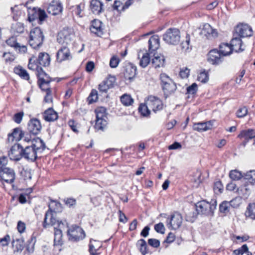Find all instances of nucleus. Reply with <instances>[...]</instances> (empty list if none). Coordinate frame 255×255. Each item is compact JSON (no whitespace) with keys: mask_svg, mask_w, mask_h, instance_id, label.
Wrapping results in <instances>:
<instances>
[{"mask_svg":"<svg viewBox=\"0 0 255 255\" xmlns=\"http://www.w3.org/2000/svg\"><path fill=\"white\" fill-rule=\"evenodd\" d=\"M22 142V157L30 161H34L37 157V153L41 152L45 148L41 139L32 138L29 133H26Z\"/></svg>","mask_w":255,"mask_h":255,"instance_id":"nucleus-1","label":"nucleus"},{"mask_svg":"<svg viewBox=\"0 0 255 255\" xmlns=\"http://www.w3.org/2000/svg\"><path fill=\"white\" fill-rule=\"evenodd\" d=\"M217 206V202L212 200L210 202L205 200L198 202L196 205V210L198 214L206 215H212Z\"/></svg>","mask_w":255,"mask_h":255,"instance_id":"nucleus-2","label":"nucleus"},{"mask_svg":"<svg viewBox=\"0 0 255 255\" xmlns=\"http://www.w3.org/2000/svg\"><path fill=\"white\" fill-rule=\"evenodd\" d=\"M44 36L41 30L38 27L32 29L29 34V44L33 48L40 46L43 41Z\"/></svg>","mask_w":255,"mask_h":255,"instance_id":"nucleus-3","label":"nucleus"},{"mask_svg":"<svg viewBox=\"0 0 255 255\" xmlns=\"http://www.w3.org/2000/svg\"><path fill=\"white\" fill-rule=\"evenodd\" d=\"M163 40L171 45L177 44L180 39V32L176 28H170L163 35Z\"/></svg>","mask_w":255,"mask_h":255,"instance_id":"nucleus-4","label":"nucleus"},{"mask_svg":"<svg viewBox=\"0 0 255 255\" xmlns=\"http://www.w3.org/2000/svg\"><path fill=\"white\" fill-rule=\"evenodd\" d=\"M162 89L165 94L170 95L174 93L176 89V85L165 73H161L160 76Z\"/></svg>","mask_w":255,"mask_h":255,"instance_id":"nucleus-5","label":"nucleus"},{"mask_svg":"<svg viewBox=\"0 0 255 255\" xmlns=\"http://www.w3.org/2000/svg\"><path fill=\"white\" fill-rule=\"evenodd\" d=\"M69 239L72 241H78L83 239L85 234L82 228L76 225L72 226L68 230Z\"/></svg>","mask_w":255,"mask_h":255,"instance_id":"nucleus-6","label":"nucleus"},{"mask_svg":"<svg viewBox=\"0 0 255 255\" xmlns=\"http://www.w3.org/2000/svg\"><path fill=\"white\" fill-rule=\"evenodd\" d=\"M182 220L181 215L178 213H175L167 220V226L170 230H176L181 226Z\"/></svg>","mask_w":255,"mask_h":255,"instance_id":"nucleus-7","label":"nucleus"},{"mask_svg":"<svg viewBox=\"0 0 255 255\" xmlns=\"http://www.w3.org/2000/svg\"><path fill=\"white\" fill-rule=\"evenodd\" d=\"M74 37L73 30L69 29H64L59 32L57 41L61 44L66 45L70 43Z\"/></svg>","mask_w":255,"mask_h":255,"instance_id":"nucleus-8","label":"nucleus"},{"mask_svg":"<svg viewBox=\"0 0 255 255\" xmlns=\"http://www.w3.org/2000/svg\"><path fill=\"white\" fill-rule=\"evenodd\" d=\"M37 75L38 77V84L41 89H47L51 81L50 77L41 69H38Z\"/></svg>","mask_w":255,"mask_h":255,"instance_id":"nucleus-9","label":"nucleus"},{"mask_svg":"<svg viewBox=\"0 0 255 255\" xmlns=\"http://www.w3.org/2000/svg\"><path fill=\"white\" fill-rule=\"evenodd\" d=\"M235 30L240 37H250L253 35L252 28L247 24H238L235 27Z\"/></svg>","mask_w":255,"mask_h":255,"instance_id":"nucleus-10","label":"nucleus"},{"mask_svg":"<svg viewBox=\"0 0 255 255\" xmlns=\"http://www.w3.org/2000/svg\"><path fill=\"white\" fill-rule=\"evenodd\" d=\"M58 226V227L64 226V224L61 221L57 220L54 217L53 213L50 211H47L44 219L43 227H47L48 226Z\"/></svg>","mask_w":255,"mask_h":255,"instance_id":"nucleus-11","label":"nucleus"},{"mask_svg":"<svg viewBox=\"0 0 255 255\" xmlns=\"http://www.w3.org/2000/svg\"><path fill=\"white\" fill-rule=\"evenodd\" d=\"M8 156L12 160H19L22 157V145L15 144L8 152Z\"/></svg>","mask_w":255,"mask_h":255,"instance_id":"nucleus-12","label":"nucleus"},{"mask_svg":"<svg viewBox=\"0 0 255 255\" xmlns=\"http://www.w3.org/2000/svg\"><path fill=\"white\" fill-rule=\"evenodd\" d=\"M146 102L150 109L152 110L154 113L162 109L163 104L162 101L159 99L154 96H149Z\"/></svg>","mask_w":255,"mask_h":255,"instance_id":"nucleus-13","label":"nucleus"},{"mask_svg":"<svg viewBox=\"0 0 255 255\" xmlns=\"http://www.w3.org/2000/svg\"><path fill=\"white\" fill-rule=\"evenodd\" d=\"M63 10L62 3L59 0H53L47 7V12L52 15L60 14Z\"/></svg>","mask_w":255,"mask_h":255,"instance_id":"nucleus-14","label":"nucleus"},{"mask_svg":"<svg viewBox=\"0 0 255 255\" xmlns=\"http://www.w3.org/2000/svg\"><path fill=\"white\" fill-rule=\"evenodd\" d=\"M0 180L7 183H12L14 182L15 174L13 169L7 167L0 172Z\"/></svg>","mask_w":255,"mask_h":255,"instance_id":"nucleus-15","label":"nucleus"},{"mask_svg":"<svg viewBox=\"0 0 255 255\" xmlns=\"http://www.w3.org/2000/svg\"><path fill=\"white\" fill-rule=\"evenodd\" d=\"M42 126L39 120L37 119H31L27 126V129L33 135L38 134L41 131Z\"/></svg>","mask_w":255,"mask_h":255,"instance_id":"nucleus-16","label":"nucleus"},{"mask_svg":"<svg viewBox=\"0 0 255 255\" xmlns=\"http://www.w3.org/2000/svg\"><path fill=\"white\" fill-rule=\"evenodd\" d=\"M56 56L57 60L59 62H61L67 60H70L72 58L69 48L65 46L61 47L58 51Z\"/></svg>","mask_w":255,"mask_h":255,"instance_id":"nucleus-17","label":"nucleus"},{"mask_svg":"<svg viewBox=\"0 0 255 255\" xmlns=\"http://www.w3.org/2000/svg\"><path fill=\"white\" fill-rule=\"evenodd\" d=\"M222 56L217 49H213L208 54V60L212 64H218L222 62Z\"/></svg>","mask_w":255,"mask_h":255,"instance_id":"nucleus-18","label":"nucleus"},{"mask_svg":"<svg viewBox=\"0 0 255 255\" xmlns=\"http://www.w3.org/2000/svg\"><path fill=\"white\" fill-rule=\"evenodd\" d=\"M102 246V243L97 240L91 239L89 245V252L90 255H100V249Z\"/></svg>","mask_w":255,"mask_h":255,"instance_id":"nucleus-19","label":"nucleus"},{"mask_svg":"<svg viewBox=\"0 0 255 255\" xmlns=\"http://www.w3.org/2000/svg\"><path fill=\"white\" fill-rule=\"evenodd\" d=\"M138 58L140 59L139 65L143 68L146 67L150 61L149 54L144 50H140L138 51Z\"/></svg>","mask_w":255,"mask_h":255,"instance_id":"nucleus-20","label":"nucleus"},{"mask_svg":"<svg viewBox=\"0 0 255 255\" xmlns=\"http://www.w3.org/2000/svg\"><path fill=\"white\" fill-rule=\"evenodd\" d=\"M46 17L47 15L45 11L39 9L35 11L34 14L28 16V20L30 22L37 20L40 24H41Z\"/></svg>","mask_w":255,"mask_h":255,"instance_id":"nucleus-21","label":"nucleus"},{"mask_svg":"<svg viewBox=\"0 0 255 255\" xmlns=\"http://www.w3.org/2000/svg\"><path fill=\"white\" fill-rule=\"evenodd\" d=\"M136 74V67L131 63H128L125 66L124 76L126 79H132Z\"/></svg>","mask_w":255,"mask_h":255,"instance_id":"nucleus-22","label":"nucleus"},{"mask_svg":"<svg viewBox=\"0 0 255 255\" xmlns=\"http://www.w3.org/2000/svg\"><path fill=\"white\" fill-rule=\"evenodd\" d=\"M200 33L207 37H210L211 36L214 37L217 35V33L216 30L208 23L205 24L203 25Z\"/></svg>","mask_w":255,"mask_h":255,"instance_id":"nucleus-23","label":"nucleus"},{"mask_svg":"<svg viewBox=\"0 0 255 255\" xmlns=\"http://www.w3.org/2000/svg\"><path fill=\"white\" fill-rule=\"evenodd\" d=\"M159 37L157 35L151 36L148 40L149 51L151 52L157 50L160 46Z\"/></svg>","mask_w":255,"mask_h":255,"instance_id":"nucleus-24","label":"nucleus"},{"mask_svg":"<svg viewBox=\"0 0 255 255\" xmlns=\"http://www.w3.org/2000/svg\"><path fill=\"white\" fill-rule=\"evenodd\" d=\"M103 3L99 0H92L91 1V10L95 14H99L103 11Z\"/></svg>","mask_w":255,"mask_h":255,"instance_id":"nucleus-25","label":"nucleus"},{"mask_svg":"<svg viewBox=\"0 0 255 255\" xmlns=\"http://www.w3.org/2000/svg\"><path fill=\"white\" fill-rule=\"evenodd\" d=\"M230 45L232 46V51L239 52L244 50V48H242V41L240 37H234L231 41Z\"/></svg>","mask_w":255,"mask_h":255,"instance_id":"nucleus-26","label":"nucleus"},{"mask_svg":"<svg viewBox=\"0 0 255 255\" xmlns=\"http://www.w3.org/2000/svg\"><path fill=\"white\" fill-rule=\"evenodd\" d=\"M43 117L47 122H53L57 119L58 115L53 109L49 108L44 112Z\"/></svg>","mask_w":255,"mask_h":255,"instance_id":"nucleus-27","label":"nucleus"},{"mask_svg":"<svg viewBox=\"0 0 255 255\" xmlns=\"http://www.w3.org/2000/svg\"><path fill=\"white\" fill-rule=\"evenodd\" d=\"M165 58L161 54L154 55L152 59V64L155 68L163 67L165 64Z\"/></svg>","mask_w":255,"mask_h":255,"instance_id":"nucleus-28","label":"nucleus"},{"mask_svg":"<svg viewBox=\"0 0 255 255\" xmlns=\"http://www.w3.org/2000/svg\"><path fill=\"white\" fill-rule=\"evenodd\" d=\"M238 137L244 138L246 142H247L250 139L255 137V130L249 129L248 130H242L238 135Z\"/></svg>","mask_w":255,"mask_h":255,"instance_id":"nucleus-29","label":"nucleus"},{"mask_svg":"<svg viewBox=\"0 0 255 255\" xmlns=\"http://www.w3.org/2000/svg\"><path fill=\"white\" fill-rule=\"evenodd\" d=\"M212 124L211 121L205 123H199L194 125L193 128L198 131H206L212 128Z\"/></svg>","mask_w":255,"mask_h":255,"instance_id":"nucleus-30","label":"nucleus"},{"mask_svg":"<svg viewBox=\"0 0 255 255\" xmlns=\"http://www.w3.org/2000/svg\"><path fill=\"white\" fill-rule=\"evenodd\" d=\"M37 62L40 66H43L44 67L47 66L50 64V56L46 53H40L37 59Z\"/></svg>","mask_w":255,"mask_h":255,"instance_id":"nucleus-31","label":"nucleus"},{"mask_svg":"<svg viewBox=\"0 0 255 255\" xmlns=\"http://www.w3.org/2000/svg\"><path fill=\"white\" fill-rule=\"evenodd\" d=\"M64 227L61 226L58 227V226L54 227V245H59L61 244V240L62 237V229Z\"/></svg>","mask_w":255,"mask_h":255,"instance_id":"nucleus-32","label":"nucleus"},{"mask_svg":"<svg viewBox=\"0 0 255 255\" xmlns=\"http://www.w3.org/2000/svg\"><path fill=\"white\" fill-rule=\"evenodd\" d=\"M62 207L61 204L56 200H51L49 204V210L48 211L53 212H60L62 211Z\"/></svg>","mask_w":255,"mask_h":255,"instance_id":"nucleus-33","label":"nucleus"},{"mask_svg":"<svg viewBox=\"0 0 255 255\" xmlns=\"http://www.w3.org/2000/svg\"><path fill=\"white\" fill-rule=\"evenodd\" d=\"M219 52L223 56L230 55L233 52L232 46L228 43H222L219 46Z\"/></svg>","mask_w":255,"mask_h":255,"instance_id":"nucleus-34","label":"nucleus"},{"mask_svg":"<svg viewBox=\"0 0 255 255\" xmlns=\"http://www.w3.org/2000/svg\"><path fill=\"white\" fill-rule=\"evenodd\" d=\"M102 22L98 19H94L92 21L90 30L95 34L101 32Z\"/></svg>","mask_w":255,"mask_h":255,"instance_id":"nucleus-35","label":"nucleus"},{"mask_svg":"<svg viewBox=\"0 0 255 255\" xmlns=\"http://www.w3.org/2000/svg\"><path fill=\"white\" fill-rule=\"evenodd\" d=\"M14 252H21L24 248V242L22 239H17L13 240L12 243Z\"/></svg>","mask_w":255,"mask_h":255,"instance_id":"nucleus-36","label":"nucleus"},{"mask_svg":"<svg viewBox=\"0 0 255 255\" xmlns=\"http://www.w3.org/2000/svg\"><path fill=\"white\" fill-rule=\"evenodd\" d=\"M85 8V4L83 3H80L79 4L76 5L75 6H72L71 7V9L73 13V14H75L77 16L81 17H82V15L81 14L82 11L84 10Z\"/></svg>","mask_w":255,"mask_h":255,"instance_id":"nucleus-37","label":"nucleus"},{"mask_svg":"<svg viewBox=\"0 0 255 255\" xmlns=\"http://www.w3.org/2000/svg\"><path fill=\"white\" fill-rule=\"evenodd\" d=\"M15 74L18 75L21 78L24 80H28L29 76L27 71L21 67H17L14 69Z\"/></svg>","mask_w":255,"mask_h":255,"instance_id":"nucleus-38","label":"nucleus"},{"mask_svg":"<svg viewBox=\"0 0 255 255\" xmlns=\"http://www.w3.org/2000/svg\"><path fill=\"white\" fill-rule=\"evenodd\" d=\"M11 30L14 34L22 33L24 31V26L20 22H16L11 25Z\"/></svg>","mask_w":255,"mask_h":255,"instance_id":"nucleus-39","label":"nucleus"},{"mask_svg":"<svg viewBox=\"0 0 255 255\" xmlns=\"http://www.w3.org/2000/svg\"><path fill=\"white\" fill-rule=\"evenodd\" d=\"M247 217L255 220V203L250 204L245 213Z\"/></svg>","mask_w":255,"mask_h":255,"instance_id":"nucleus-40","label":"nucleus"},{"mask_svg":"<svg viewBox=\"0 0 255 255\" xmlns=\"http://www.w3.org/2000/svg\"><path fill=\"white\" fill-rule=\"evenodd\" d=\"M150 110L146 101L145 104H141L138 108L139 112L144 117H147L149 115L150 113Z\"/></svg>","mask_w":255,"mask_h":255,"instance_id":"nucleus-41","label":"nucleus"},{"mask_svg":"<svg viewBox=\"0 0 255 255\" xmlns=\"http://www.w3.org/2000/svg\"><path fill=\"white\" fill-rule=\"evenodd\" d=\"M137 246L143 255H145L147 253V245L144 240L140 239L138 240L137 243Z\"/></svg>","mask_w":255,"mask_h":255,"instance_id":"nucleus-42","label":"nucleus"},{"mask_svg":"<svg viewBox=\"0 0 255 255\" xmlns=\"http://www.w3.org/2000/svg\"><path fill=\"white\" fill-rule=\"evenodd\" d=\"M246 180H248L252 184L255 185V170H252L247 172L244 175Z\"/></svg>","mask_w":255,"mask_h":255,"instance_id":"nucleus-43","label":"nucleus"},{"mask_svg":"<svg viewBox=\"0 0 255 255\" xmlns=\"http://www.w3.org/2000/svg\"><path fill=\"white\" fill-rule=\"evenodd\" d=\"M106 112V109L103 107L96 109L95 110L96 120L107 119Z\"/></svg>","mask_w":255,"mask_h":255,"instance_id":"nucleus-44","label":"nucleus"},{"mask_svg":"<svg viewBox=\"0 0 255 255\" xmlns=\"http://www.w3.org/2000/svg\"><path fill=\"white\" fill-rule=\"evenodd\" d=\"M121 101L124 105L128 106L133 103V100L130 95L124 94L121 97Z\"/></svg>","mask_w":255,"mask_h":255,"instance_id":"nucleus-45","label":"nucleus"},{"mask_svg":"<svg viewBox=\"0 0 255 255\" xmlns=\"http://www.w3.org/2000/svg\"><path fill=\"white\" fill-rule=\"evenodd\" d=\"M12 133L14 136L15 141H19L21 139L23 140L24 136L26 134H24L22 131L19 128H14Z\"/></svg>","mask_w":255,"mask_h":255,"instance_id":"nucleus-46","label":"nucleus"},{"mask_svg":"<svg viewBox=\"0 0 255 255\" xmlns=\"http://www.w3.org/2000/svg\"><path fill=\"white\" fill-rule=\"evenodd\" d=\"M107 124L106 119L96 120L95 128L97 130H102L105 128Z\"/></svg>","mask_w":255,"mask_h":255,"instance_id":"nucleus-47","label":"nucleus"},{"mask_svg":"<svg viewBox=\"0 0 255 255\" xmlns=\"http://www.w3.org/2000/svg\"><path fill=\"white\" fill-rule=\"evenodd\" d=\"M229 176L231 179L233 180H240L244 176L242 175L241 172L237 170H233L230 171Z\"/></svg>","mask_w":255,"mask_h":255,"instance_id":"nucleus-48","label":"nucleus"},{"mask_svg":"<svg viewBox=\"0 0 255 255\" xmlns=\"http://www.w3.org/2000/svg\"><path fill=\"white\" fill-rule=\"evenodd\" d=\"M190 38L189 34H187L185 41L182 42L180 44L181 49L184 51H186L190 48Z\"/></svg>","mask_w":255,"mask_h":255,"instance_id":"nucleus-49","label":"nucleus"},{"mask_svg":"<svg viewBox=\"0 0 255 255\" xmlns=\"http://www.w3.org/2000/svg\"><path fill=\"white\" fill-rule=\"evenodd\" d=\"M231 203L227 201L223 202L219 207L220 211L221 213L226 214L229 211Z\"/></svg>","mask_w":255,"mask_h":255,"instance_id":"nucleus-50","label":"nucleus"},{"mask_svg":"<svg viewBox=\"0 0 255 255\" xmlns=\"http://www.w3.org/2000/svg\"><path fill=\"white\" fill-rule=\"evenodd\" d=\"M198 80L203 83H205L209 80V75L208 72L204 71L199 73L198 76Z\"/></svg>","mask_w":255,"mask_h":255,"instance_id":"nucleus-51","label":"nucleus"},{"mask_svg":"<svg viewBox=\"0 0 255 255\" xmlns=\"http://www.w3.org/2000/svg\"><path fill=\"white\" fill-rule=\"evenodd\" d=\"M28 67L29 69L36 70L37 73H38V69H41L42 68L39 67L38 62L35 63V60L33 59V58H31L29 60V63L28 64Z\"/></svg>","mask_w":255,"mask_h":255,"instance_id":"nucleus-52","label":"nucleus"},{"mask_svg":"<svg viewBox=\"0 0 255 255\" xmlns=\"http://www.w3.org/2000/svg\"><path fill=\"white\" fill-rule=\"evenodd\" d=\"M109 89L114 87L116 82V78L114 76H109L107 79L103 81Z\"/></svg>","mask_w":255,"mask_h":255,"instance_id":"nucleus-53","label":"nucleus"},{"mask_svg":"<svg viewBox=\"0 0 255 255\" xmlns=\"http://www.w3.org/2000/svg\"><path fill=\"white\" fill-rule=\"evenodd\" d=\"M201 173L199 171H196L194 173V175L191 179L192 181L194 183V186L197 187L201 182Z\"/></svg>","mask_w":255,"mask_h":255,"instance_id":"nucleus-54","label":"nucleus"},{"mask_svg":"<svg viewBox=\"0 0 255 255\" xmlns=\"http://www.w3.org/2000/svg\"><path fill=\"white\" fill-rule=\"evenodd\" d=\"M43 91H46V96L44 98V101L46 103H51L52 101V96L51 94V90L50 87H48L47 89H41Z\"/></svg>","mask_w":255,"mask_h":255,"instance_id":"nucleus-55","label":"nucleus"},{"mask_svg":"<svg viewBox=\"0 0 255 255\" xmlns=\"http://www.w3.org/2000/svg\"><path fill=\"white\" fill-rule=\"evenodd\" d=\"M6 43L10 47H13L15 49H16V46H18V43L16 41V39L15 37L12 36L8 38L6 41Z\"/></svg>","mask_w":255,"mask_h":255,"instance_id":"nucleus-56","label":"nucleus"},{"mask_svg":"<svg viewBox=\"0 0 255 255\" xmlns=\"http://www.w3.org/2000/svg\"><path fill=\"white\" fill-rule=\"evenodd\" d=\"M90 103L96 102L98 100V92L96 90H92L88 97Z\"/></svg>","mask_w":255,"mask_h":255,"instance_id":"nucleus-57","label":"nucleus"},{"mask_svg":"<svg viewBox=\"0 0 255 255\" xmlns=\"http://www.w3.org/2000/svg\"><path fill=\"white\" fill-rule=\"evenodd\" d=\"M248 114V110L246 107L240 108L237 112V116L239 118L245 117Z\"/></svg>","mask_w":255,"mask_h":255,"instance_id":"nucleus-58","label":"nucleus"},{"mask_svg":"<svg viewBox=\"0 0 255 255\" xmlns=\"http://www.w3.org/2000/svg\"><path fill=\"white\" fill-rule=\"evenodd\" d=\"M8 160L6 157H0V172L3 170L4 169L7 168L6 166Z\"/></svg>","mask_w":255,"mask_h":255,"instance_id":"nucleus-59","label":"nucleus"},{"mask_svg":"<svg viewBox=\"0 0 255 255\" xmlns=\"http://www.w3.org/2000/svg\"><path fill=\"white\" fill-rule=\"evenodd\" d=\"M120 62L119 58L115 56H113L110 61V66L111 68H116L118 66Z\"/></svg>","mask_w":255,"mask_h":255,"instance_id":"nucleus-60","label":"nucleus"},{"mask_svg":"<svg viewBox=\"0 0 255 255\" xmlns=\"http://www.w3.org/2000/svg\"><path fill=\"white\" fill-rule=\"evenodd\" d=\"M214 191L216 193H220L223 190V185L220 181H217L215 183L213 188Z\"/></svg>","mask_w":255,"mask_h":255,"instance_id":"nucleus-61","label":"nucleus"},{"mask_svg":"<svg viewBox=\"0 0 255 255\" xmlns=\"http://www.w3.org/2000/svg\"><path fill=\"white\" fill-rule=\"evenodd\" d=\"M197 91V85L196 83H193L191 86L187 88V93L189 94H194Z\"/></svg>","mask_w":255,"mask_h":255,"instance_id":"nucleus-62","label":"nucleus"},{"mask_svg":"<svg viewBox=\"0 0 255 255\" xmlns=\"http://www.w3.org/2000/svg\"><path fill=\"white\" fill-rule=\"evenodd\" d=\"M17 229L19 233L22 234L24 233L26 229L25 224L21 221H19L17 225Z\"/></svg>","mask_w":255,"mask_h":255,"instance_id":"nucleus-63","label":"nucleus"},{"mask_svg":"<svg viewBox=\"0 0 255 255\" xmlns=\"http://www.w3.org/2000/svg\"><path fill=\"white\" fill-rule=\"evenodd\" d=\"M148 244L154 248H158L160 246V242L159 240L155 239H149L148 240Z\"/></svg>","mask_w":255,"mask_h":255,"instance_id":"nucleus-64","label":"nucleus"}]
</instances>
